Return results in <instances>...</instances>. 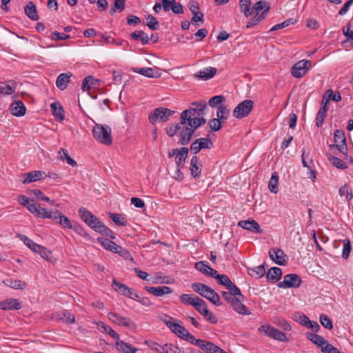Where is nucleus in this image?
I'll return each mask as SVG.
<instances>
[{
  "label": "nucleus",
  "mask_w": 353,
  "mask_h": 353,
  "mask_svg": "<svg viewBox=\"0 0 353 353\" xmlns=\"http://www.w3.org/2000/svg\"><path fill=\"white\" fill-rule=\"evenodd\" d=\"M228 292L223 291L221 295L223 299L229 303L232 309L241 315H250L251 312L243 303L245 296L237 286L228 288Z\"/></svg>",
  "instance_id": "obj_1"
},
{
  "label": "nucleus",
  "mask_w": 353,
  "mask_h": 353,
  "mask_svg": "<svg viewBox=\"0 0 353 353\" xmlns=\"http://www.w3.org/2000/svg\"><path fill=\"white\" fill-rule=\"evenodd\" d=\"M206 123V119L203 116L199 117H193L187 121L186 125L179 132V143L182 145H188L192 140V135L196 129Z\"/></svg>",
  "instance_id": "obj_2"
},
{
  "label": "nucleus",
  "mask_w": 353,
  "mask_h": 353,
  "mask_svg": "<svg viewBox=\"0 0 353 353\" xmlns=\"http://www.w3.org/2000/svg\"><path fill=\"white\" fill-rule=\"evenodd\" d=\"M206 108L207 103L204 100L192 102L189 108L183 110L180 114L181 125H185L187 121L193 117L203 116Z\"/></svg>",
  "instance_id": "obj_3"
},
{
  "label": "nucleus",
  "mask_w": 353,
  "mask_h": 353,
  "mask_svg": "<svg viewBox=\"0 0 353 353\" xmlns=\"http://www.w3.org/2000/svg\"><path fill=\"white\" fill-rule=\"evenodd\" d=\"M192 288L196 292L210 301L214 305L216 306L222 305V302L219 294L207 285L196 282L192 285Z\"/></svg>",
  "instance_id": "obj_4"
},
{
  "label": "nucleus",
  "mask_w": 353,
  "mask_h": 353,
  "mask_svg": "<svg viewBox=\"0 0 353 353\" xmlns=\"http://www.w3.org/2000/svg\"><path fill=\"white\" fill-rule=\"evenodd\" d=\"M42 214H40L41 219H51L55 223L61 225L63 228H73L72 224L70 219L63 215L60 211L55 210L54 212H49L46 208L42 210Z\"/></svg>",
  "instance_id": "obj_5"
},
{
  "label": "nucleus",
  "mask_w": 353,
  "mask_h": 353,
  "mask_svg": "<svg viewBox=\"0 0 353 353\" xmlns=\"http://www.w3.org/2000/svg\"><path fill=\"white\" fill-rule=\"evenodd\" d=\"M94 138L101 143L110 145L112 143L111 128L108 125L97 124L92 130Z\"/></svg>",
  "instance_id": "obj_6"
},
{
  "label": "nucleus",
  "mask_w": 353,
  "mask_h": 353,
  "mask_svg": "<svg viewBox=\"0 0 353 353\" xmlns=\"http://www.w3.org/2000/svg\"><path fill=\"white\" fill-rule=\"evenodd\" d=\"M175 112L168 108L160 107L155 108L149 114L148 120L152 125H154L157 122H167L170 117H172Z\"/></svg>",
  "instance_id": "obj_7"
},
{
  "label": "nucleus",
  "mask_w": 353,
  "mask_h": 353,
  "mask_svg": "<svg viewBox=\"0 0 353 353\" xmlns=\"http://www.w3.org/2000/svg\"><path fill=\"white\" fill-rule=\"evenodd\" d=\"M254 108V101L245 99L239 103L233 110V116L239 119L247 117Z\"/></svg>",
  "instance_id": "obj_8"
},
{
  "label": "nucleus",
  "mask_w": 353,
  "mask_h": 353,
  "mask_svg": "<svg viewBox=\"0 0 353 353\" xmlns=\"http://www.w3.org/2000/svg\"><path fill=\"white\" fill-rule=\"evenodd\" d=\"M17 201L23 206H25L31 213L34 214L37 217L40 218V214H42L43 208H41L40 205L37 204L33 200L26 196L25 195H19Z\"/></svg>",
  "instance_id": "obj_9"
},
{
  "label": "nucleus",
  "mask_w": 353,
  "mask_h": 353,
  "mask_svg": "<svg viewBox=\"0 0 353 353\" xmlns=\"http://www.w3.org/2000/svg\"><path fill=\"white\" fill-rule=\"evenodd\" d=\"M312 66V62L309 60L303 59L295 64L291 68V74L295 78L303 77Z\"/></svg>",
  "instance_id": "obj_10"
},
{
  "label": "nucleus",
  "mask_w": 353,
  "mask_h": 353,
  "mask_svg": "<svg viewBox=\"0 0 353 353\" xmlns=\"http://www.w3.org/2000/svg\"><path fill=\"white\" fill-rule=\"evenodd\" d=\"M259 331L260 332H264L268 336L281 342H285L288 340L285 333L269 325H261L259 328Z\"/></svg>",
  "instance_id": "obj_11"
},
{
  "label": "nucleus",
  "mask_w": 353,
  "mask_h": 353,
  "mask_svg": "<svg viewBox=\"0 0 353 353\" xmlns=\"http://www.w3.org/2000/svg\"><path fill=\"white\" fill-rule=\"evenodd\" d=\"M302 283L301 277L296 274H288L284 276L283 281L278 283L281 288H297Z\"/></svg>",
  "instance_id": "obj_12"
},
{
  "label": "nucleus",
  "mask_w": 353,
  "mask_h": 353,
  "mask_svg": "<svg viewBox=\"0 0 353 353\" xmlns=\"http://www.w3.org/2000/svg\"><path fill=\"white\" fill-rule=\"evenodd\" d=\"M108 319L117 325H122L131 329L136 328V324L132 321L130 318L123 317L114 312H109L108 314Z\"/></svg>",
  "instance_id": "obj_13"
},
{
  "label": "nucleus",
  "mask_w": 353,
  "mask_h": 353,
  "mask_svg": "<svg viewBox=\"0 0 353 353\" xmlns=\"http://www.w3.org/2000/svg\"><path fill=\"white\" fill-rule=\"evenodd\" d=\"M334 142L339 145V152L344 155V159H347V147L346 144V138L345 132L342 130H336L334 132Z\"/></svg>",
  "instance_id": "obj_14"
},
{
  "label": "nucleus",
  "mask_w": 353,
  "mask_h": 353,
  "mask_svg": "<svg viewBox=\"0 0 353 353\" xmlns=\"http://www.w3.org/2000/svg\"><path fill=\"white\" fill-rule=\"evenodd\" d=\"M79 214L81 219L92 229L94 228V225L99 220V218L84 208H79Z\"/></svg>",
  "instance_id": "obj_15"
},
{
  "label": "nucleus",
  "mask_w": 353,
  "mask_h": 353,
  "mask_svg": "<svg viewBox=\"0 0 353 353\" xmlns=\"http://www.w3.org/2000/svg\"><path fill=\"white\" fill-rule=\"evenodd\" d=\"M269 256L272 261L279 265H284L287 263L286 254L281 249L270 250Z\"/></svg>",
  "instance_id": "obj_16"
},
{
  "label": "nucleus",
  "mask_w": 353,
  "mask_h": 353,
  "mask_svg": "<svg viewBox=\"0 0 353 353\" xmlns=\"http://www.w3.org/2000/svg\"><path fill=\"white\" fill-rule=\"evenodd\" d=\"M238 226L257 234L263 233V230L261 228L259 224L254 219L240 221L238 223Z\"/></svg>",
  "instance_id": "obj_17"
},
{
  "label": "nucleus",
  "mask_w": 353,
  "mask_h": 353,
  "mask_svg": "<svg viewBox=\"0 0 353 353\" xmlns=\"http://www.w3.org/2000/svg\"><path fill=\"white\" fill-rule=\"evenodd\" d=\"M21 305L17 299H8L0 302V309L3 310H20Z\"/></svg>",
  "instance_id": "obj_18"
},
{
  "label": "nucleus",
  "mask_w": 353,
  "mask_h": 353,
  "mask_svg": "<svg viewBox=\"0 0 353 353\" xmlns=\"http://www.w3.org/2000/svg\"><path fill=\"white\" fill-rule=\"evenodd\" d=\"M144 289L156 296H162L172 292V290L168 286L149 287L145 286Z\"/></svg>",
  "instance_id": "obj_19"
},
{
  "label": "nucleus",
  "mask_w": 353,
  "mask_h": 353,
  "mask_svg": "<svg viewBox=\"0 0 353 353\" xmlns=\"http://www.w3.org/2000/svg\"><path fill=\"white\" fill-rule=\"evenodd\" d=\"M10 110L12 115L15 117H21L26 114V108L21 101H14L10 106Z\"/></svg>",
  "instance_id": "obj_20"
},
{
  "label": "nucleus",
  "mask_w": 353,
  "mask_h": 353,
  "mask_svg": "<svg viewBox=\"0 0 353 353\" xmlns=\"http://www.w3.org/2000/svg\"><path fill=\"white\" fill-rule=\"evenodd\" d=\"M132 71L149 78H159L161 73L152 68H132Z\"/></svg>",
  "instance_id": "obj_21"
},
{
  "label": "nucleus",
  "mask_w": 353,
  "mask_h": 353,
  "mask_svg": "<svg viewBox=\"0 0 353 353\" xmlns=\"http://www.w3.org/2000/svg\"><path fill=\"white\" fill-rule=\"evenodd\" d=\"M191 175L194 178H198L200 176L202 170V165L196 155L192 157L190 161V167Z\"/></svg>",
  "instance_id": "obj_22"
},
{
  "label": "nucleus",
  "mask_w": 353,
  "mask_h": 353,
  "mask_svg": "<svg viewBox=\"0 0 353 353\" xmlns=\"http://www.w3.org/2000/svg\"><path fill=\"white\" fill-rule=\"evenodd\" d=\"M188 152L189 149L186 147H182L179 150L175 158L177 168H183L185 160L188 157Z\"/></svg>",
  "instance_id": "obj_23"
},
{
  "label": "nucleus",
  "mask_w": 353,
  "mask_h": 353,
  "mask_svg": "<svg viewBox=\"0 0 353 353\" xmlns=\"http://www.w3.org/2000/svg\"><path fill=\"white\" fill-rule=\"evenodd\" d=\"M217 70L213 67L205 68L199 71L194 77L197 79L208 80L212 78L216 74Z\"/></svg>",
  "instance_id": "obj_24"
},
{
  "label": "nucleus",
  "mask_w": 353,
  "mask_h": 353,
  "mask_svg": "<svg viewBox=\"0 0 353 353\" xmlns=\"http://www.w3.org/2000/svg\"><path fill=\"white\" fill-rule=\"evenodd\" d=\"M72 76V73H62L59 74L56 81L57 87L61 90H64L66 89L68 83L70 82V79Z\"/></svg>",
  "instance_id": "obj_25"
},
{
  "label": "nucleus",
  "mask_w": 353,
  "mask_h": 353,
  "mask_svg": "<svg viewBox=\"0 0 353 353\" xmlns=\"http://www.w3.org/2000/svg\"><path fill=\"white\" fill-rule=\"evenodd\" d=\"M247 272L252 277L260 279L265 274V263L254 268H248Z\"/></svg>",
  "instance_id": "obj_26"
},
{
  "label": "nucleus",
  "mask_w": 353,
  "mask_h": 353,
  "mask_svg": "<svg viewBox=\"0 0 353 353\" xmlns=\"http://www.w3.org/2000/svg\"><path fill=\"white\" fill-rule=\"evenodd\" d=\"M43 174V172L40 170L32 171L28 173L23 174V180L22 183L23 184H27L37 181L42 177Z\"/></svg>",
  "instance_id": "obj_27"
},
{
  "label": "nucleus",
  "mask_w": 353,
  "mask_h": 353,
  "mask_svg": "<svg viewBox=\"0 0 353 353\" xmlns=\"http://www.w3.org/2000/svg\"><path fill=\"white\" fill-rule=\"evenodd\" d=\"M116 346L117 350L122 353H136L138 351L137 348L121 340L116 341Z\"/></svg>",
  "instance_id": "obj_28"
},
{
  "label": "nucleus",
  "mask_w": 353,
  "mask_h": 353,
  "mask_svg": "<svg viewBox=\"0 0 353 353\" xmlns=\"http://www.w3.org/2000/svg\"><path fill=\"white\" fill-rule=\"evenodd\" d=\"M166 325L170 330L174 333L176 336L183 339L188 331L181 325L174 323L173 324H169L166 323Z\"/></svg>",
  "instance_id": "obj_29"
},
{
  "label": "nucleus",
  "mask_w": 353,
  "mask_h": 353,
  "mask_svg": "<svg viewBox=\"0 0 353 353\" xmlns=\"http://www.w3.org/2000/svg\"><path fill=\"white\" fill-rule=\"evenodd\" d=\"M50 108L52 114L57 120L63 121L64 119V111L59 102L55 101L51 103Z\"/></svg>",
  "instance_id": "obj_30"
},
{
  "label": "nucleus",
  "mask_w": 353,
  "mask_h": 353,
  "mask_svg": "<svg viewBox=\"0 0 353 353\" xmlns=\"http://www.w3.org/2000/svg\"><path fill=\"white\" fill-rule=\"evenodd\" d=\"M3 283L8 287L17 290H24L27 283L19 279H8L3 281Z\"/></svg>",
  "instance_id": "obj_31"
},
{
  "label": "nucleus",
  "mask_w": 353,
  "mask_h": 353,
  "mask_svg": "<svg viewBox=\"0 0 353 353\" xmlns=\"http://www.w3.org/2000/svg\"><path fill=\"white\" fill-rule=\"evenodd\" d=\"M26 14L32 20L37 21L39 17L37 14V11L35 5L32 1H30L25 7L24 9Z\"/></svg>",
  "instance_id": "obj_32"
},
{
  "label": "nucleus",
  "mask_w": 353,
  "mask_h": 353,
  "mask_svg": "<svg viewBox=\"0 0 353 353\" xmlns=\"http://www.w3.org/2000/svg\"><path fill=\"white\" fill-rule=\"evenodd\" d=\"M130 37L135 41L141 40L142 45H147L150 41L149 37L143 30L134 31L130 34Z\"/></svg>",
  "instance_id": "obj_33"
},
{
  "label": "nucleus",
  "mask_w": 353,
  "mask_h": 353,
  "mask_svg": "<svg viewBox=\"0 0 353 353\" xmlns=\"http://www.w3.org/2000/svg\"><path fill=\"white\" fill-rule=\"evenodd\" d=\"M17 237L22 241L26 246H28L32 251L34 252H37V249L39 248L40 245L33 242L30 239L24 234L19 233L17 234Z\"/></svg>",
  "instance_id": "obj_34"
},
{
  "label": "nucleus",
  "mask_w": 353,
  "mask_h": 353,
  "mask_svg": "<svg viewBox=\"0 0 353 353\" xmlns=\"http://www.w3.org/2000/svg\"><path fill=\"white\" fill-rule=\"evenodd\" d=\"M200 297L193 294H183L179 296L180 301L185 305H190L194 307L196 304V299H199Z\"/></svg>",
  "instance_id": "obj_35"
},
{
  "label": "nucleus",
  "mask_w": 353,
  "mask_h": 353,
  "mask_svg": "<svg viewBox=\"0 0 353 353\" xmlns=\"http://www.w3.org/2000/svg\"><path fill=\"white\" fill-rule=\"evenodd\" d=\"M98 242H99L105 249L107 250H110L114 253L115 250L117 249L118 250V245L114 241H112L108 239H104L103 237H99L97 239Z\"/></svg>",
  "instance_id": "obj_36"
},
{
  "label": "nucleus",
  "mask_w": 353,
  "mask_h": 353,
  "mask_svg": "<svg viewBox=\"0 0 353 353\" xmlns=\"http://www.w3.org/2000/svg\"><path fill=\"white\" fill-rule=\"evenodd\" d=\"M282 275V270L280 268L273 267L270 268L266 274L267 280L279 281Z\"/></svg>",
  "instance_id": "obj_37"
},
{
  "label": "nucleus",
  "mask_w": 353,
  "mask_h": 353,
  "mask_svg": "<svg viewBox=\"0 0 353 353\" xmlns=\"http://www.w3.org/2000/svg\"><path fill=\"white\" fill-rule=\"evenodd\" d=\"M181 117L179 118V123H171L168 125V126L165 128V133L168 136L170 137H173L174 135L176 134L177 132L181 128Z\"/></svg>",
  "instance_id": "obj_38"
},
{
  "label": "nucleus",
  "mask_w": 353,
  "mask_h": 353,
  "mask_svg": "<svg viewBox=\"0 0 353 353\" xmlns=\"http://www.w3.org/2000/svg\"><path fill=\"white\" fill-rule=\"evenodd\" d=\"M125 0H114L113 6L110 10V15H114L117 12H121L125 10Z\"/></svg>",
  "instance_id": "obj_39"
},
{
  "label": "nucleus",
  "mask_w": 353,
  "mask_h": 353,
  "mask_svg": "<svg viewBox=\"0 0 353 353\" xmlns=\"http://www.w3.org/2000/svg\"><path fill=\"white\" fill-rule=\"evenodd\" d=\"M109 217L117 225L126 226L128 224L127 220L123 217L121 214H116L113 212L108 213Z\"/></svg>",
  "instance_id": "obj_40"
},
{
  "label": "nucleus",
  "mask_w": 353,
  "mask_h": 353,
  "mask_svg": "<svg viewBox=\"0 0 353 353\" xmlns=\"http://www.w3.org/2000/svg\"><path fill=\"white\" fill-rule=\"evenodd\" d=\"M216 279L219 285H224L226 288H233L236 286L230 280V279L225 274H220L216 276Z\"/></svg>",
  "instance_id": "obj_41"
},
{
  "label": "nucleus",
  "mask_w": 353,
  "mask_h": 353,
  "mask_svg": "<svg viewBox=\"0 0 353 353\" xmlns=\"http://www.w3.org/2000/svg\"><path fill=\"white\" fill-rule=\"evenodd\" d=\"M112 288L119 293L123 295L127 294V292L129 291V287L125 284H123L114 279L112 283Z\"/></svg>",
  "instance_id": "obj_42"
},
{
  "label": "nucleus",
  "mask_w": 353,
  "mask_h": 353,
  "mask_svg": "<svg viewBox=\"0 0 353 353\" xmlns=\"http://www.w3.org/2000/svg\"><path fill=\"white\" fill-rule=\"evenodd\" d=\"M327 159L332 164L333 166L336 168L345 170L347 168V165L340 159L336 157H334L332 154L327 155Z\"/></svg>",
  "instance_id": "obj_43"
},
{
  "label": "nucleus",
  "mask_w": 353,
  "mask_h": 353,
  "mask_svg": "<svg viewBox=\"0 0 353 353\" xmlns=\"http://www.w3.org/2000/svg\"><path fill=\"white\" fill-rule=\"evenodd\" d=\"M230 114V110L228 107L223 104L218 106V110L216 112V117L224 121L226 120Z\"/></svg>",
  "instance_id": "obj_44"
},
{
  "label": "nucleus",
  "mask_w": 353,
  "mask_h": 353,
  "mask_svg": "<svg viewBox=\"0 0 353 353\" xmlns=\"http://www.w3.org/2000/svg\"><path fill=\"white\" fill-rule=\"evenodd\" d=\"M57 319L59 320H62L63 321L68 324L74 323L75 322L74 315L67 311L58 314Z\"/></svg>",
  "instance_id": "obj_45"
},
{
  "label": "nucleus",
  "mask_w": 353,
  "mask_h": 353,
  "mask_svg": "<svg viewBox=\"0 0 353 353\" xmlns=\"http://www.w3.org/2000/svg\"><path fill=\"white\" fill-rule=\"evenodd\" d=\"M196 301H197V302H196V304L194 305V309L201 315L204 316L208 310L206 302L201 298L199 299H196Z\"/></svg>",
  "instance_id": "obj_46"
},
{
  "label": "nucleus",
  "mask_w": 353,
  "mask_h": 353,
  "mask_svg": "<svg viewBox=\"0 0 353 353\" xmlns=\"http://www.w3.org/2000/svg\"><path fill=\"white\" fill-rule=\"evenodd\" d=\"M59 153L60 154V159L62 161H66L68 164L72 165V167L77 165V163L68 155V151L65 149L61 148Z\"/></svg>",
  "instance_id": "obj_47"
},
{
  "label": "nucleus",
  "mask_w": 353,
  "mask_h": 353,
  "mask_svg": "<svg viewBox=\"0 0 353 353\" xmlns=\"http://www.w3.org/2000/svg\"><path fill=\"white\" fill-rule=\"evenodd\" d=\"M239 6L241 12L244 14L245 17H248L252 14L250 10L251 1L250 0H240Z\"/></svg>",
  "instance_id": "obj_48"
},
{
  "label": "nucleus",
  "mask_w": 353,
  "mask_h": 353,
  "mask_svg": "<svg viewBox=\"0 0 353 353\" xmlns=\"http://www.w3.org/2000/svg\"><path fill=\"white\" fill-rule=\"evenodd\" d=\"M99 35L103 39L105 40L106 43H114L116 44L117 46H121V45H124V47H123V50H127V47L129 46V43L125 41H123V40H121V41H117L112 38H111V37L110 36H105L103 34H99Z\"/></svg>",
  "instance_id": "obj_49"
},
{
  "label": "nucleus",
  "mask_w": 353,
  "mask_h": 353,
  "mask_svg": "<svg viewBox=\"0 0 353 353\" xmlns=\"http://www.w3.org/2000/svg\"><path fill=\"white\" fill-rule=\"evenodd\" d=\"M278 184H279V176L276 173H274L272 175V177L269 181L268 188L270 192L273 193H276L278 190Z\"/></svg>",
  "instance_id": "obj_50"
},
{
  "label": "nucleus",
  "mask_w": 353,
  "mask_h": 353,
  "mask_svg": "<svg viewBox=\"0 0 353 353\" xmlns=\"http://www.w3.org/2000/svg\"><path fill=\"white\" fill-rule=\"evenodd\" d=\"M301 159L304 167L307 169H310L312 167L311 164H313V160L310 158V152H306L305 149L302 150Z\"/></svg>",
  "instance_id": "obj_51"
},
{
  "label": "nucleus",
  "mask_w": 353,
  "mask_h": 353,
  "mask_svg": "<svg viewBox=\"0 0 353 353\" xmlns=\"http://www.w3.org/2000/svg\"><path fill=\"white\" fill-rule=\"evenodd\" d=\"M148 23L146 26L152 30H157L159 28V23L158 20L152 14H148L146 17Z\"/></svg>",
  "instance_id": "obj_52"
},
{
  "label": "nucleus",
  "mask_w": 353,
  "mask_h": 353,
  "mask_svg": "<svg viewBox=\"0 0 353 353\" xmlns=\"http://www.w3.org/2000/svg\"><path fill=\"white\" fill-rule=\"evenodd\" d=\"M223 122V121L216 117L210 119L208 122V125L212 131L216 132L221 129Z\"/></svg>",
  "instance_id": "obj_53"
},
{
  "label": "nucleus",
  "mask_w": 353,
  "mask_h": 353,
  "mask_svg": "<svg viewBox=\"0 0 353 353\" xmlns=\"http://www.w3.org/2000/svg\"><path fill=\"white\" fill-rule=\"evenodd\" d=\"M161 353H185L177 346L172 344L166 343L163 346Z\"/></svg>",
  "instance_id": "obj_54"
},
{
  "label": "nucleus",
  "mask_w": 353,
  "mask_h": 353,
  "mask_svg": "<svg viewBox=\"0 0 353 353\" xmlns=\"http://www.w3.org/2000/svg\"><path fill=\"white\" fill-rule=\"evenodd\" d=\"M96 80L92 76H87L83 80L81 89L83 91L89 90L94 85Z\"/></svg>",
  "instance_id": "obj_55"
},
{
  "label": "nucleus",
  "mask_w": 353,
  "mask_h": 353,
  "mask_svg": "<svg viewBox=\"0 0 353 353\" xmlns=\"http://www.w3.org/2000/svg\"><path fill=\"white\" fill-rule=\"evenodd\" d=\"M225 98L222 95H216L212 97L209 101L208 104L210 107L214 108L216 105H223L222 103L225 102Z\"/></svg>",
  "instance_id": "obj_56"
},
{
  "label": "nucleus",
  "mask_w": 353,
  "mask_h": 353,
  "mask_svg": "<svg viewBox=\"0 0 353 353\" xmlns=\"http://www.w3.org/2000/svg\"><path fill=\"white\" fill-rule=\"evenodd\" d=\"M296 22V21L294 19L290 18V19H288L285 20V21L282 22L281 23H279V24H276V25L274 26L271 28L270 30L271 31H276V30H278L279 29H282V28H286V27L289 26L290 25H293Z\"/></svg>",
  "instance_id": "obj_57"
},
{
  "label": "nucleus",
  "mask_w": 353,
  "mask_h": 353,
  "mask_svg": "<svg viewBox=\"0 0 353 353\" xmlns=\"http://www.w3.org/2000/svg\"><path fill=\"white\" fill-rule=\"evenodd\" d=\"M196 140L199 141V149H211L213 147V143L208 138H199Z\"/></svg>",
  "instance_id": "obj_58"
},
{
  "label": "nucleus",
  "mask_w": 353,
  "mask_h": 353,
  "mask_svg": "<svg viewBox=\"0 0 353 353\" xmlns=\"http://www.w3.org/2000/svg\"><path fill=\"white\" fill-rule=\"evenodd\" d=\"M320 323L326 329L332 330L333 327L331 319L326 314H321L320 316Z\"/></svg>",
  "instance_id": "obj_59"
},
{
  "label": "nucleus",
  "mask_w": 353,
  "mask_h": 353,
  "mask_svg": "<svg viewBox=\"0 0 353 353\" xmlns=\"http://www.w3.org/2000/svg\"><path fill=\"white\" fill-rule=\"evenodd\" d=\"M207 347L208 349L205 350V353H227L225 350L211 342L207 344Z\"/></svg>",
  "instance_id": "obj_60"
},
{
  "label": "nucleus",
  "mask_w": 353,
  "mask_h": 353,
  "mask_svg": "<svg viewBox=\"0 0 353 353\" xmlns=\"http://www.w3.org/2000/svg\"><path fill=\"white\" fill-rule=\"evenodd\" d=\"M14 92V88H12L11 85L6 83L5 82L0 83V93L6 95H10Z\"/></svg>",
  "instance_id": "obj_61"
},
{
  "label": "nucleus",
  "mask_w": 353,
  "mask_h": 353,
  "mask_svg": "<svg viewBox=\"0 0 353 353\" xmlns=\"http://www.w3.org/2000/svg\"><path fill=\"white\" fill-rule=\"evenodd\" d=\"M267 6H269V3L266 1H257L254 6L252 8V10H251V12H252V14L254 12H259V11L262 10H265V8L267 7Z\"/></svg>",
  "instance_id": "obj_62"
},
{
  "label": "nucleus",
  "mask_w": 353,
  "mask_h": 353,
  "mask_svg": "<svg viewBox=\"0 0 353 353\" xmlns=\"http://www.w3.org/2000/svg\"><path fill=\"white\" fill-rule=\"evenodd\" d=\"M195 268L202 274L207 275L210 270V266L205 263L204 261H199L195 263Z\"/></svg>",
  "instance_id": "obj_63"
},
{
  "label": "nucleus",
  "mask_w": 353,
  "mask_h": 353,
  "mask_svg": "<svg viewBox=\"0 0 353 353\" xmlns=\"http://www.w3.org/2000/svg\"><path fill=\"white\" fill-rule=\"evenodd\" d=\"M35 252L39 253L43 259L48 260V261L50 259V258L52 256V252L49 250H48L46 248L41 246V245L39 246V248L37 249V252Z\"/></svg>",
  "instance_id": "obj_64"
}]
</instances>
